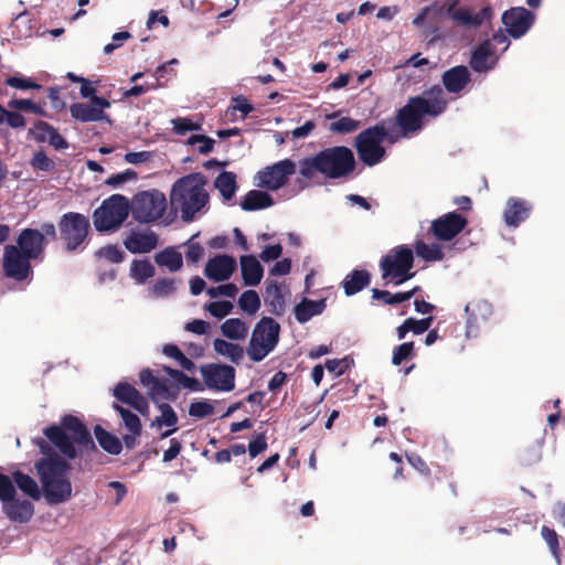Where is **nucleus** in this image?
<instances>
[{"mask_svg":"<svg viewBox=\"0 0 565 565\" xmlns=\"http://www.w3.org/2000/svg\"><path fill=\"white\" fill-rule=\"evenodd\" d=\"M35 443L45 456L35 467L46 499L53 503L67 500L72 494V486L66 478L68 465L57 455H52L49 445L43 439H39Z\"/></svg>","mask_w":565,"mask_h":565,"instance_id":"nucleus-1","label":"nucleus"},{"mask_svg":"<svg viewBox=\"0 0 565 565\" xmlns=\"http://www.w3.org/2000/svg\"><path fill=\"white\" fill-rule=\"evenodd\" d=\"M43 433L55 448L70 459L84 450L94 448L88 430L77 417L72 415L64 416L60 425H52Z\"/></svg>","mask_w":565,"mask_h":565,"instance_id":"nucleus-2","label":"nucleus"},{"mask_svg":"<svg viewBox=\"0 0 565 565\" xmlns=\"http://www.w3.org/2000/svg\"><path fill=\"white\" fill-rule=\"evenodd\" d=\"M205 181L199 173H192L174 182L170 192V204L181 213L182 220L192 221L207 204Z\"/></svg>","mask_w":565,"mask_h":565,"instance_id":"nucleus-3","label":"nucleus"},{"mask_svg":"<svg viewBox=\"0 0 565 565\" xmlns=\"http://www.w3.org/2000/svg\"><path fill=\"white\" fill-rule=\"evenodd\" d=\"M354 164V156L349 148L333 147L300 161L299 171L305 178H312L317 172L328 178H341L351 172Z\"/></svg>","mask_w":565,"mask_h":565,"instance_id":"nucleus-4","label":"nucleus"},{"mask_svg":"<svg viewBox=\"0 0 565 565\" xmlns=\"http://www.w3.org/2000/svg\"><path fill=\"white\" fill-rule=\"evenodd\" d=\"M447 105L444 92L440 87H434L424 93L423 96L413 98L401 109L397 121L405 132L418 130L424 116H437L441 114Z\"/></svg>","mask_w":565,"mask_h":565,"instance_id":"nucleus-5","label":"nucleus"},{"mask_svg":"<svg viewBox=\"0 0 565 565\" xmlns=\"http://www.w3.org/2000/svg\"><path fill=\"white\" fill-rule=\"evenodd\" d=\"M280 326L270 317L262 318L254 327L247 347V355L254 362L264 360L279 341Z\"/></svg>","mask_w":565,"mask_h":565,"instance_id":"nucleus-6","label":"nucleus"},{"mask_svg":"<svg viewBox=\"0 0 565 565\" xmlns=\"http://www.w3.org/2000/svg\"><path fill=\"white\" fill-rule=\"evenodd\" d=\"M129 204L134 218L145 224L161 218L168 206L164 193L157 189L137 193Z\"/></svg>","mask_w":565,"mask_h":565,"instance_id":"nucleus-7","label":"nucleus"},{"mask_svg":"<svg viewBox=\"0 0 565 565\" xmlns=\"http://www.w3.org/2000/svg\"><path fill=\"white\" fill-rule=\"evenodd\" d=\"M129 211L128 199L121 194H113L95 211L94 225L99 232L116 230L126 221Z\"/></svg>","mask_w":565,"mask_h":565,"instance_id":"nucleus-8","label":"nucleus"},{"mask_svg":"<svg viewBox=\"0 0 565 565\" xmlns=\"http://www.w3.org/2000/svg\"><path fill=\"white\" fill-rule=\"evenodd\" d=\"M413 250L406 246H397L391 249L381 260L383 278L390 279L395 285L408 280L414 276L411 273L413 268Z\"/></svg>","mask_w":565,"mask_h":565,"instance_id":"nucleus-9","label":"nucleus"},{"mask_svg":"<svg viewBox=\"0 0 565 565\" xmlns=\"http://www.w3.org/2000/svg\"><path fill=\"white\" fill-rule=\"evenodd\" d=\"M386 135L385 124H381L364 130L356 137L355 147L360 159L365 164L372 167L383 159L385 150L382 142Z\"/></svg>","mask_w":565,"mask_h":565,"instance_id":"nucleus-10","label":"nucleus"},{"mask_svg":"<svg viewBox=\"0 0 565 565\" xmlns=\"http://www.w3.org/2000/svg\"><path fill=\"white\" fill-rule=\"evenodd\" d=\"M61 238L67 250H76L88 235V218L79 213L64 214L60 221Z\"/></svg>","mask_w":565,"mask_h":565,"instance_id":"nucleus-11","label":"nucleus"},{"mask_svg":"<svg viewBox=\"0 0 565 565\" xmlns=\"http://www.w3.org/2000/svg\"><path fill=\"white\" fill-rule=\"evenodd\" d=\"M200 372L205 386L217 392H231L235 387V370L220 363L202 365Z\"/></svg>","mask_w":565,"mask_h":565,"instance_id":"nucleus-12","label":"nucleus"},{"mask_svg":"<svg viewBox=\"0 0 565 565\" xmlns=\"http://www.w3.org/2000/svg\"><path fill=\"white\" fill-rule=\"evenodd\" d=\"M295 172V162L285 159L258 171L255 175V182L260 188L278 190L286 184L288 178Z\"/></svg>","mask_w":565,"mask_h":565,"instance_id":"nucleus-13","label":"nucleus"},{"mask_svg":"<svg viewBox=\"0 0 565 565\" xmlns=\"http://www.w3.org/2000/svg\"><path fill=\"white\" fill-rule=\"evenodd\" d=\"M92 105L86 103H75L71 105V116L82 122L107 120L105 109L110 107V103L103 97H93Z\"/></svg>","mask_w":565,"mask_h":565,"instance_id":"nucleus-14","label":"nucleus"},{"mask_svg":"<svg viewBox=\"0 0 565 565\" xmlns=\"http://www.w3.org/2000/svg\"><path fill=\"white\" fill-rule=\"evenodd\" d=\"M467 225V218L458 213H447L431 223V232L437 239L450 241Z\"/></svg>","mask_w":565,"mask_h":565,"instance_id":"nucleus-15","label":"nucleus"},{"mask_svg":"<svg viewBox=\"0 0 565 565\" xmlns=\"http://www.w3.org/2000/svg\"><path fill=\"white\" fill-rule=\"evenodd\" d=\"M509 34L515 39L524 35L534 22V14L522 7L512 8L502 15Z\"/></svg>","mask_w":565,"mask_h":565,"instance_id":"nucleus-16","label":"nucleus"},{"mask_svg":"<svg viewBox=\"0 0 565 565\" xmlns=\"http://www.w3.org/2000/svg\"><path fill=\"white\" fill-rule=\"evenodd\" d=\"M3 268L7 276L17 280L25 279L31 273L29 258L21 254L15 246L6 247Z\"/></svg>","mask_w":565,"mask_h":565,"instance_id":"nucleus-17","label":"nucleus"},{"mask_svg":"<svg viewBox=\"0 0 565 565\" xmlns=\"http://www.w3.org/2000/svg\"><path fill=\"white\" fill-rule=\"evenodd\" d=\"M236 269V260L228 255H217L205 265L204 275L215 281H224L231 278Z\"/></svg>","mask_w":565,"mask_h":565,"instance_id":"nucleus-18","label":"nucleus"},{"mask_svg":"<svg viewBox=\"0 0 565 565\" xmlns=\"http://www.w3.org/2000/svg\"><path fill=\"white\" fill-rule=\"evenodd\" d=\"M114 396L122 403L130 405L141 415L147 416L149 414L147 398L130 384L118 383L114 388Z\"/></svg>","mask_w":565,"mask_h":565,"instance_id":"nucleus-19","label":"nucleus"},{"mask_svg":"<svg viewBox=\"0 0 565 565\" xmlns=\"http://www.w3.org/2000/svg\"><path fill=\"white\" fill-rule=\"evenodd\" d=\"M30 134L38 142H47L56 150H63L68 147L67 141L60 135V132L50 124L45 121H38L30 129Z\"/></svg>","mask_w":565,"mask_h":565,"instance_id":"nucleus-20","label":"nucleus"},{"mask_svg":"<svg viewBox=\"0 0 565 565\" xmlns=\"http://www.w3.org/2000/svg\"><path fill=\"white\" fill-rule=\"evenodd\" d=\"M465 310L469 316L467 321L468 337L476 335L479 324L487 321L492 313L490 303L484 300L471 301L466 306Z\"/></svg>","mask_w":565,"mask_h":565,"instance_id":"nucleus-21","label":"nucleus"},{"mask_svg":"<svg viewBox=\"0 0 565 565\" xmlns=\"http://www.w3.org/2000/svg\"><path fill=\"white\" fill-rule=\"evenodd\" d=\"M124 244L134 254L148 253L157 246V236L151 231H132Z\"/></svg>","mask_w":565,"mask_h":565,"instance_id":"nucleus-22","label":"nucleus"},{"mask_svg":"<svg viewBox=\"0 0 565 565\" xmlns=\"http://www.w3.org/2000/svg\"><path fill=\"white\" fill-rule=\"evenodd\" d=\"M157 407L158 411L160 412V415L153 419L151 426L157 427L159 429L168 427V429L161 434V438L164 439L178 430L177 425L179 418L174 409L169 404L158 403Z\"/></svg>","mask_w":565,"mask_h":565,"instance_id":"nucleus-23","label":"nucleus"},{"mask_svg":"<svg viewBox=\"0 0 565 565\" xmlns=\"http://www.w3.org/2000/svg\"><path fill=\"white\" fill-rule=\"evenodd\" d=\"M448 14L452 20L462 25L477 26L490 19L491 11L489 8H483L479 12L475 13L469 9L451 7L448 9Z\"/></svg>","mask_w":565,"mask_h":565,"instance_id":"nucleus-24","label":"nucleus"},{"mask_svg":"<svg viewBox=\"0 0 565 565\" xmlns=\"http://www.w3.org/2000/svg\"><path fill=\"white\" fill-rule=\"evenodd\" d=\"M22 254L29 259L35 258L42 252L43 234L36 230H24L18 239Z\"/></svg>","mask_w":565,"mask_h":565,"instance_id":"nucleus-25","label":"nucleus"},{"mask_svg":"<svg viewBox=\"0 0 565 565\" xmlns=\"http://www.w3.org/2000/svg\"><path fill=\"white\" fill-rule=\"evenodd\" d=\"M495 62L497 55L495 52L492 51V43L483 42L475 50L470 65L477 72H484L492 68Z\"/></svg>","mask_w":565,"mask_h":565,"instance_id":"nucleus-26","label":"nucleus"},{"mask_svg":"<svg viewBox=\"0 0 565 565\" xmlns=\"http://www.w3.org/2000/svg\"><path fill=\"white\" fill-rule=\"evenodd\" d=\"M242 277L246 286H257L263 278V267L253 255L242 256L239 259Z\"/></svg>","mask_w":565,"mask_h":565,"instance_id":"nucleus-27","label":"nucleus"},{"mask_svg":"<svg viewBox=\"0 0 565 565\" xmlns=\"http://www.w3.org/2000/svg\"><path fill=\"white\" fill-rule=\"evenodd\" d=\"M446 89L450 93L460 92L469 82V72L466 66H455L443 75Z\"/></svg>","mask_w":565,"mask_h":565,"instance_id":"nucleus-28","label":"nucleus"},{"mask_svg":"<svg viewBox=\"0 0 565 565\" xmlns=\"http://www.w3.org/2000/svg\"><path fill=\"white\" fill-rule=\"evenodd\" d=\"M530 205L519 199H510L504 211V221L509 226H518L530 213Z\"/></svg>","mask_w":565,"mask_h":565,"instance_id":"nucleus-29","label":"nucleus"},{"mask_svg":"<svg viewBox=\"0 0 565 565\" xmlns=\"http://www.w3.org/2000/svg\"><path fill=\"white\" fill-rule=\"evenodd\" d=\"M213 349L216 354L230 360L232 363L238 364L244 358V349L239 344L228 342L224 339H215Z\"/></svg>","mask_w":565,"mask_h":565,"instance_id":"nucleus-30","label":"nucleus"},{"mask_svg":"<svg viewBox=\"0 0 565 565\" xmlns=\"http://www.w3.org/2000/svg\"><path fill=\"white\" fill-rule=\"evenodd\" d=\"M8 516L13 520L21 523L28 522L33 513L34 509L30 501L23 500V501H11L4 507Z\"/></svg>","mask_w":565,"mask_h":565,"instance_id":"nucleus-31","label":"nucleus"},{"mask_svg":"<svg viewBox=\"0 0 565 565\" xmlns=\"http://www.w3.org/2000/svg\"><path fill=\"white\" fill-rule=\"evenodd\" d=\"M324 309V300L303 299L295 307L296 319L300 323L309 321L312 317L320 315Z\"/></svg>","mask_w":565,"mask_h":565,"instance_id":"nucleus-32","label":"nucleus"},{"mask_svg":"<svg viewBox=\"0 0 565 565\" xmlns=\"http://www.w3.org/2000/svg\"><path fill=\"white\" fill-rule=\"evenodd\" d=\"M248 324L238 318H231L221 324V332L231 340H244L248 333Z\"/></svg>","mask_w":565,"mask_h":565,"instance_id":"nucleus-33","label":"nucleus"},{"mask_svg":"<svg viewBox=\"0 0 565 565\" xmlns=\"http://www.w3.org/2000/svg\"><path fill=\"white\" fill-rule=\"evenodd\" d=\"M95 437L99 444V446L111 455L120 454L122 446L121 440L115 436L114 434L105 430L100 426H96L94 429Z\"/></svg>","mask_w":565,"mask_h":565,"instance_id":"nucleus-34","label":"nucleus"},{"mask_svg":"<svg viewBox=\"0 0 565 565\" xmlns=\"http://www.w3.org/2000/svg\"><path fill=\"white\" fill-rule=\"evenodd\" d=\"M273 204V200L268 193L253 190L249 191L241 203V206L245 211H254L259 209L268 207Z\"/></svg>","mask_w":565,"mask_h":565,"instance_id":"nucleus-35","label":"nucleus"},{"mask_svg":"<svg viewBox=\"0 0 565 565\" xmlns=\"http://www.w3.org/2000/svg\"><path fill=\"white\" fill-rule=\"evenodd\" d=\"M370 282V275L366 270H354L343 280V288L348 296L362 290Z\"/></svg>","mask_w":565,"mask_h":565,"instance_id":"nucleus-36","label":"nucleus"},{"mask_svg":"<svg viewBox=\"0 0 565 565\" xmlns=\"http://www.w3.org/2000/svg\"><path fill=\"white\" fill-rule=\"evenodd\" d=\"M156 262L159 266L168 268L170 271H177L182 267V255L172 249L167 248L156 255Z\"/></svg>","mask_w":565,"mask_h":565,"instance_id":"nucleus-37","label":"nucleus"},{"mask_svg":"<svg viewBox=\"0 0 565 565\" xmlns=\"http://www.w3.org/2000/svg\"><path fill=\"white\" fill-rule=\"evenodd\" d=\"M114 408L120 415L122 424H124L125 428L128 430V433H132L135 435H141L142 425H141L139 417L136 414H134L129 409H127L122 406H119L117 404H114Z\"/></svg>","mask_w":565,"mask_h":565,"instance_id":"nucleus-38","label":"nucleus"},{"mask_svg":"<svg viewBox=\"0 0 565 565\" xmlns=\"http://www.w3.org/2000/svg\"><path fill=\"white\" fill-rule=\"evenodd\" d=\"M215 186L225 200L232 199L236 191V178L232 172H222L215 179Z\"/></svg>","mask_w":565,"mask_h":565,"instance_id":"nucleus-39","label":"nucleus"},{"mask_svg":"<svg viewBox=\"0 0 565 565\" xmlns=\"http://www.w3.org/2000/svg\"><path fill=\"white\" fill-rule=\"evenodd\" d=\"M162 354L178 362L185 371H193L195 369V364L175 344H164L162 347Z\"/></svg>","mask_w":565,"mask_h":565,"instance_id":"nucleus-40","label":"nucleus"},{"mask_svg":"<svg viewBox=\"0 0 565 565\" xmlns=\"http://www.w3.org/2000/svg\"><path fill=\"white\" fill-rule=\"evenodd\" d=\"M154 275V267L152 264L148 260H134L130 266V276L132 279L142 284L148 278L152 277Z\"/></svg>","mask_w":565,"mask_h":565,"instance_id":"nucleus-41","label":"nucleus"},{"mask_svg":"<svg viewBox=\"0 0 565 565\" xmlns=\"http://www.w3.org/2000/svg\"><path fill=\"white\" fill-rule=\"evenodd\" d=\"M416 253L418 257L427 262H437L444 258V253L438 244H425L418 242L416 244Z\"/></svg>","mask_w":565,"mask_h":565,"instance_id":"nucleus-42","label":"nucleus"},{"mask_svg":"<svg viewBox=\"0 0 565 565\" xmlns=\"http://www.w3.org/2000/svg\"><path fill=\"white\" fill-rule=\"evenodd\" d=\"M239 308L249 315H255L260 308V299L255 290L244 291L238 299Z\"/></svg>","mask_w":565,"mask_h":565,"instance_id":"nucleus-43","label":"nucleus"},{"mask_svg":"<svg viewBox=\"0 0 565 565\" xmlns=\"http://www.w3.org/2000/svg\"><path fill=\"white\" fill-rule=\"evenodd\" d=\"M150 398L158 404L160 399L174 398L177 391H173L164 380L158 379L148 392Z\"/></svg>","mask_w":565,"mask_h":565,"instance_id":"nucleus-44","label":"nucleus"},{"mask_svg":"<svg viewBox=\"0 0 565 565\" xmlns=\"http://www.w3.org/2000/svg\"><path fill=\"white\" fill-rule=\"evenodd\" d=\"M417 291V288H414L406 292H397L395 295L390 294L388 291H383L379 289L373 290V298L374 299H382L385 303L394 305V303H401L406 300H409L414 294Z\"/></svg>","mask_w":565,"mask_h":565,"instance_id":"nucleus-45","label":"nucleus"},{"mask_svg":"<svg viewBox=\"0 0 565 565\" xmlns=\"http://www.w3.org/2000/svg\"><path fill=\"white\" fill-rule=\"evenodd\" d=\"M0 125H7L11 128H24L26 125L25 118L18 111L6 109L0 104Z\"/></svg>","mask_w":565,"mask_h":565,"instance_id":"nucleus-46","label":"nucleus"},{"mask_svg":"<svg viewBox=\"0 0 565 565\" xmlns=\"http://www.w3.org/2000/svg\"><path fill=\"white\" fill-rule=\"evenodd\" d=\"M14 480L18 487L33 499H38L40 497V490L36 482L29 476L23 475L21 472H17L14 475Z\"/></svg>","mask_w":565,"mask_h":565,"instance_id":"nucleus-47","label":"nucleus"},{"mask_svg":"<svg viewBox=\"0 0 565 565\" xmlns=\"http://www.w3.org/2000/svg\"><path fill=\"white\" fill-rule=\"evenodd\" d=\"M214 414V405L206 399L196 401L190 404L189 415L195 418H205Z\"/></svg>","mask_w":565,"mask_h":565,"instance_id":"nucleus-48","label":"nucleus"},{"mask_svg":"<svg viewBox=\"0 0 565 565\" xmlns=\"http://www.w3.org/2000/svg\"><path fill=\"white\" fill-rule=\"evenodd\" d=\"M360 127V121L350 117H341L330 124V131L335 134H349L355 131Z\"/></svg>","mask_w":565,"mask_h":565,"instance_id":"nucleus-49","label":"nucleus"},{"mask_svg":"<svg viewBox=\"0 0 565 565\" xmlns=\"http://www.w3.org/2000/svg\"><path fill=\"white\" fill-rule=\"evenodd\" d=\"M173 130L179 135H184L189 131L200 130L201 124L193 121L186 117H178L171 120Z\"/></svg>","mask_w":565,"mask_h":565,"instance_id":"nucleus-50","label":"nucleus"},{"mask_svg":"<svg viewBox=\"0 0 565 565\" xmlns=\"http://www.w3.org/2000/svg\"><path fill=\"white\" fill-rule=\"evenodd\" d=\"M353 360L349 356L343 359H333L326 362V369L333 373L335 376L342 375L347 370L351 367Z\"/></svg>","mask_w":565,"mask_h":565,"instance_id":"nucleus-51","label":"nucleus"},{"mask_svg":"<svg viewBox=\"0 0 565 565\" xmlns=\"http://www.w3.org/2000/svg\"><path fill=\"white\" fill-rule=\"evenodd\" d=\"M188 143L191 146H195L196 150L202 154L210 153L214 147V140L204 135L191 136L188 140Z\"/></svg>","mask_w":565,"mask_h":565,"instance_id":"nucleus-52","label":"nucleus"},{"mask_svg":"<svg viewBox=\"0 0 565 565\" xmlns=\"http://www.w3.org/2000/svg\"><path fill=\"white\" fill-rule=\"evenodd\" d=\"M233 309V303L230 301H213L205 306V310L213 317L222 319L226 317Z\"/></svg>","mask_w":565,"mask_h":565,"instance_id":"nucleus-53","label":"nucleus"},{"mask_svg":"<svg viewBox=\"0 0 565 565\" xmlns=\"http://www.w3.org/2000/svg\"><path fill=\"white\" fill-rule=\"evenodd\" d=\"M438 13V9L436 7H425L420 10L417 17L413 20V24L416 28H426Z\"/></svg>","mask_w":565,"mask_h":565,"instance_id":"nucleus-54","label":"nucleus"},{"mask_svg":"<svg viewBox=\"0 0 565 565\" xmlns=\"http://www.w3.org/2000/svg\"><path fill=\"white\" fill-rule=\"evenodd\" d=\"M137 173L134 170L127 169L124 172L110 175L105 183L111 188H118L124 183L135 181Z\"/></svg>","mask_w":565,"mask_h":565,"instance_id":"nucleus-55","label":"nucleus"},{"mask_svg":"<svg viewBox=\"0 0 565 565\" xmlns=\"http://www.w3.org/2000/svg\"><path fill=\"white\" fill-rule=\"evenodd\" d=\"M96 255L99 258H105L114 264L120 263L122 260V256H124L120 248L115 245H108V246L102 247L100 249H98L96 252Z\"/></svg>","mask_w":565,"mask_h":565,"instance_id":"nucleus-56","label":"nucleus"},{"mask_svg":"<svg viewBox=\"0 0 565 565\" xmlns=\"http://www.w3.org/2000/svg\"><path fill=\"white\" fill-rule=\"evenodd\" d=\"M414 343L405 342L396 347L393 351L392 363L399 365L404 360L408 359L413 354Z\"/></svg>","mask_w":565,"mask_h":565,"instance_id":"nucleus-57","label":"nucleus"},{"mask_svg":"<svg viewBox=\"0 0 565 565\" xmlns=\"http://www.w3.org/2000/svg\"><path fill=\"white\" fill-rule=\"evenodd\" d=\"M6 83L8 86L17 88V89H21V90L40 89L41 88V86L38 83H35L32 79L26 78V77L11 76L6 79Z\"/></svg>","mask_w":565,"mask_h":565,"instance_id":"nucleus-58","label":"nucleus"},{"mask_svg":"<svg viewBox=\"0 0 565 565\" xmlns=\"http://www.w3.org/2000/svg\"><path fill=\"white\" fill-rule=\"evenodd\" d=\"M542 536L550 546V550L555 557L557 564H559V555H558V537L554 530L543 526L542 527Z\"/></svg>","mask_w":565,"mask_h":565,"instance_id":"nucleus-59","label":"nucleus"},{"mask_svg":"<svg viewBox=\"0 0 565 565\" xmlns=\"http://www.w3.org/2000/svg\"><path fill=\"white\" fill-rule=\"evenodd\" d=\"M175 289L174 280L172 279H161L158 280L152 289L151 292L154 297H167L171 295Z\"/></svg>","mask_w":565,"mask_h":565,"instance_id":"nucleus-60","label":"nucleus"},{"mask_svg":"<svg viewBox=\"0 0 565 565\" xmlns=\"http://www.w3.org/2000/svg\"><path fill=\"white\" fill-rule=\"evenodd\" d=\"M31 166L34 169L49 172L54 169V162L51 160L43 151H38L34 153Z\"/></svg>","mask_w":565,"mask_h":565,"instance_id":"nucleus-61","label":"nucleus"},{"mask_svg":"<svg viewBox=\"0 0 565 565\" xmlns=\"http://www.w3.org/2000/svg\"><path fill=\"white\" fill-rule=\"evenodd\" d=\"M238 289L234 284H226L218 287H212L206 290V294L211 298H216L218 296H226L233 298L236 296Z\"/></svg>","mask_w":565,"mask_h":565,"instance_id":"nucleus-62","label":"nucleus"},{"mask_svg":"<svg viewBox=\"0 0 565 565\" xmlns=\"http://www.w3.org/2000/svg\"><path fill=\"white\" fill-rule=\"evenodd\" d=\"M406 321L408 323L409 331H412L415 334H422L430 328L431 322H433V317H428V318L420 319V320L408 318V319H406Z\"/></svg>","mask_w":565,"mask_h":565,"instance_id":"nucleus-63","label":"nucleus"},{"mask_svg":"<svg viewBox=\"0 0 565 565\" xmlns=\"http://www.w3.org/2000/svg\"><path fill=\"white\" fill-rule=\"evenodd\" d=\"M267 449L266 436L264 434H259L253 439L248 445V454L252 458H255L263 451Z\"/></svg>","mask_w":565,"mask_h":565,"instance_id":"nucleus-64","label":"nucleus"}]
</instances>
